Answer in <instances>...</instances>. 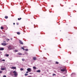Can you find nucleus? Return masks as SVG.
Masks as SVG:
<instances>
[{"label": "nucleus", "instance_id": "obj_1", "mask_svg": "<svg viewBox=\"0 0 77 77\" xmlns=\"http://www.w3.org/2000/svg\"><path fill=\"white\" fill-rule=\"evenodd\" d=\"M13 72L14 74V75H15V76H17V72H16V71H14Z\"/></svg>", "mask_w": 77, "mask_h": 77}, {"label": "nucleus", "instance_id": "obj_2", "mask_svg": "<svg viewBox=\"0 0 77 77\" xmlns=\"http://www.w3.org/2000/svg\"><path fill=\"white\" fill-rule=\"evenodd\" d=\"M27 71H28V72H31V71H32V69L30 68H28L27 69Z\"/></svg>", "mask_w": 77, "mask_h": 77}, {"label": "nucleus", "instance_id": "obj_3", "mask_svg": "<svg viewBox=\"0 0 77 77\" xmlns=\"http://www.w3.org/2000/svg\"><path fill=\"white\" fill-rule=\"evenodd\" d=\"M66 67H65V69H61V71L62 72H63L64 71H65L66 70Z\"/></svg>", "mask_w": 77, "mask_h": 77}, {"label": "nucleus", "instance_id": "obj_4", "mask_svg": "<svg viewBox=\"0 0 77 77\" xmlns=\"http://www.w3.org/2000/svg\"><path fill=\"white\" fill-rule=\"evenodd\" d=\"M19 42L20 44H21V45H23V42L21 40H19Z\"/></svg>", "mask_w": 77, "mask_h": 77}, {"label": "nucleus", "instance_id": "obj_5", "mask_svg": "<svg viewBox=\"0 0 77 77\" xmlns=\"http://www.w3.org/2000/svg\"><path fill=\"white\" fill-rule=\"evenodd\" d=\"M75 75V73H73L71 74V76H72V75Z\"/></svg>", "mask_w": 77, "mask_h": 77}, {"label": "nucleus", "instance_id": "obj_6", "mask_svg": "<svg viewBox=\"0 0 77 77\" xmlns=\"http://www.w3.org/2000/svg\"><path fill=\"white\" fill-rule=\"evenodd\" d=\"M2 45H4V46H5V45H6V43H2Z\"/></svg>", "mask_w": 77, "mask_h": 77}, {"label": "nucleus", "instance_id": "obj_7", "mask_svg": "<svg viewBox=\"0 0 77 77\" xmlns=\"http://www.w3.org/2000/svg\"><path fill=\"white\" fill-rule=\"evenodd\" d=\"M4 48H0V51H2V50H4Z\"/></svg>", "mask_w": 77, "mask_h": 77}, {"label": "nucleus", "instance_id": "obj_8", "mask_svg": "<svg viewBox=\"0 0 77 77\" xmlns=\"http://www.w3.org/2000/svg\"><path fill=\"white\" fill-rule=\"evenodd\" d=\"M33 60H36V57H33Z\"/></svg>", "mask_w": 77, "mask_h": 77}, {"label": "nucleus", "instance_id": "obj_9", "mask_svg": "<svg viewBox=\"0 0 77 77\" xmlns=\"http://www.w3.org/2000/svg\"><path fill=\"white\" fill-rule=\"evenodd\" d=\"M11 69H16V67H11Z\"/></svg>", "mask_w": 77, "mask_h": 77}, {"label": "nucleus", "instance_id": "obj_10", "mask_svg": "<svg viewBox=\"0 0 77 77\" xmlns=\"http://www.w3.org/2000/svg\"><path fill=\"white\" fill-rule=\"evenodd\" d=\"M36 72H41V70H37L36 71Z\"/></svg>", "mask_w": 77, "mask_h": 77}, {"label": "nucleus", "instance_id": "obj_11", "mask_svg": "<svg viewBox=\"0 0 77 77\" xmlns=\"http://www.w3.org/2000/svg\"><path fill=\"white\" fill-rule=\"evenodd\" d=\"M10 75H13V74H12V72H11L10 73Z\"/></svg>", "mask_w": 77, "mask_h": 77}, {"label": "nucleus", "instance_id": "obj_12", "mask_svg": "<svg viewBox=\"0 0 77 77\" xmlns=\"http://www.w3.org/2000/svg\"><path fill=\"white\" fill-rule=\"evenodd\" d=\"M1 69L2 71H3V70H5V68H2Z\"/></svg>", "mask_w": 77, "mask_h": 77}, {"label": "nucleus", "instance_id": "obj_13", "mask_svg": "<svg viewBox=\"0 0 77 77\" xmlns=\"http://www.w3.org/2000/svg\"><path fill=\"white\" fill-rule=\"evenodd\" d=\"M5 18H6V19H7L8 18V17L7 16H5Z\"/></svg>", "mask_w": 77, "mask_h": 77}, {"label": "nucleus", "instance_id": "obj_14", "mask_svg": "<svg viewBox=\"0 0 77 77\" xmlns=\"http://www.w3.org/2000/svg\"><path fill=\"white\" fill-rule=\"evenodd\" d=\"M18 55H22V54H21L20 53H18Z\"/></svg>", "mask_w": 77, "mask_h": 77}, {"label": "nucleus", "instance_id": "obj_15", "mask_svg": "<svg viewBox=\"0 0 77 77\" xmlns=\"http://www.w3.org/2000/svg\"><path fill=\"white\" fill-rule=\"evenodd\" d=\"M33 68L34 69H36V67L35 66H33Z\"/></svg>", "mask_w": 77, "mask_h": 77}, {"label": "nucleus", "instance_id": "obj_16", "mask_svg": "<svg viewBox=\"0 0 77 77\" xmlns=\"http://www.w3.org/2000/svg\"><path fill=\"white\" fill-rule=\"evenodd\" d=\"M17 35H20V32H17Z\"/></svg>", "mask_w": 77, "mask_h": 77}, {"label": "nucleus", "instance_id": "obj_17", "mask_svg": "<svg viewBox=\"0 0 77 77\" xmlns=\"http://www.w3.org/2000/svg\"><path fill=\"white\" fill-rule=\"evenodd\" d=\"M4 28L3 27V26H1V29H2V30H3V29Z\"/></svg>", "mask_w": 77, "mask_h": 77}, {"label": "nucleus", "instance_id": "obj_18", "mask_svg": "<svg viewBox=\"0 0 77 77\" xmlns=\"http://www.w3.org/2000/svg\"><path fill=\"white\" fill-rule=\"evenodd\" d=\"M18 20H21V18H18Z\"/></svg>", "mask_w": 77, "mask_h": 77}, {"label": "nucleus", "instance_id": "obj_19", "mask_svg": "<svg viewBox=\"0 0 77 77\" xmlns=\"http://www.w3.org/2000/svg\"><path fill=\"white\" fill-rule=\"evenodd\" d=\"M9 49H11V46H9L8 47Z\"/></svg>", "mask_w": 77, "mask_h": 77}, {"label": "nucleus", "instance_id": "obj_20", "mask_svg": "<svg viewBox=\"0 0 77 77\" xmlns=\"http://www.w3.org/2000/svg\"><path fill=\"white\" fill-rule=\"evenodd\" d=\"M28 75V74H27V73H26L25 74V76H27Z\"/></svg>", "mask_w": 77, "mask_h": 77}, {"label": "nucleus", "instance_id": "obj_21", "mask_svg": "<svg viewBox=\"0 0 77 77\" xmlns=\"http://www.w3.org/2000/svg\"><path fill=\"white\" fill-rule=\"evenodd\" d=\"M58 63H59V62H58L57 61L55 62V64H58Z\"/></svg>", "mask_w": 77, "mask_h": 77}, {"label": "nucleus", "instance_id": "obj_22", "mask_svg": "<svg viewBox=\"0 0 77 77\" xmlns=\"http://www.w3.org/2000/svg\"><path fill=\"white\" fill-rule=\"evenodd\" d=\"M20 71H23V70H24V69L23 68H21L20 69Z\"/></svg>", "mask_w": 77, "mask_h": 77}, {"label": "nucleus", "instance_id": "obj_23", "mask_svg": "<svg viewBox=\"0 0 77 77\" xmlns=\"http://www.w3.org/2000/svg\"><path fill=\"white\" fill-rule=\"evenodd\" d=\"M22 61H24V60H25V59H22Z\"/></svg>", "mask_w": 77, "mask_h": 77}, {"label": "nucleus", "instance_id": "obj_24", "mask_svg": "<svg viewBox=\"0 0 77 77\" xmlns=\"http://www.w3.org/2000/svg\"><path fill=\"white\" fill-rule=\"evenodd\" d=\"M21 48H22V49H23V50H24V48L22 47Z\"/></svg>", "mask_w": 77, "mask_h": 77}, {"label": "nucleus", "instance_id": "obj_25", "mask_svg": "<svg viewBox=\"0 0 77 77\" xmlns=\"http://www.w3.org/2000/svg\"><path fill=\"white\" fill-rule=\"evenodd\" d=\"M3 72L2 71H0V74H2Z\"/></svg>", "mask_w": 77, "mask_h": 77}, {"label": "nucleus", "instance_id": "obj_26", "mask_svg": "<svg viewBox=\"0 0 77 77\" xmlns=\"http://www.w3.org/2000/svg\"><path fill=\"white\" fill-rule=\"evenodd\" d=\"M6 56L7 57H8V56H9V54H6Z\"/></svg>", "mask_w": 77, "mask_h": 77}, {"label": "nucleus", "instance_id": "obj_27", "mask_svg": "<svg viewBox=\"0 0 77 77\" xmlns=\"http://www.w3.org/2000/svg\"><path fill=\"white\" fill-rule=\"evenodd\" d=\"M54 75H56V74H53V76H54Z\"/></svg>", "mask_w": 77, "mask_h": 77}, {"label": "nucleus", "instance_id": "obj_28", "mask_svg": "<svg viewBox=\"0 0 77 77\" xmlns=\"http://www.w3.org/2000/svg\"><path fill=\"white\" fill-rule=\"evenodd\" d=\"M15 52H17L18 51V50H15Z\"/></svg>", "mask_w": 77, "mask_h": 77}, {"label": "nucleus", "instance_id": "obj_29", "mask_svg": "<svg viewBox=\"0 0 77 77\" xmlns=\"http://www.w3.org/2000/svg\"><path fill=\"white\" fill-rule=\"evenodd\" d=\"M3 77H6V75H4L3 76Z\"/></svg>", "mask_w": 77, "mask_h": 77}, {"label": "nucleus", "instance_id": "obj_30", "mask_svg": "<svg viewBox=\"0 0 77 77\" xmlns=\"http://www.w3.org/2000/svg\"><path fill=\"white\" fill-rule=\"evenodd\" d=\"M2 61H3L4 62H5V60H2Z\"/></svg>", "mask_w": 77, "mask_h": 77}, {"label": "nucleus", "instance_id": "obj_31", "mask_svg": "<svg viewBox=\"0 0 77 77\" xmlns=\"http://www.w3.org/2000/svg\"><path fill=\"white\" fill-rule=\"evenodd\" d=\"M25 50H26V51H28V49H26Z\"/></svg>", "mask_w": 77, "mask_h": 77}, {"label": "nucleus", "instance_id": "obj_32", "mask_svg": "<svg viewBox=\"0 0 77 77\" xmlns=\"http://www.w3.org/2000/svg\"><path fill=\"white\" fill-rule=\"evenodd\" d=\"M16 24H17V25H18V23H16Z\"/></svg>", "mask_w": 77, "mask_h": 77}, {"label": "nucleus", "instance_id": "obj_33", "mask_svg": "<svg viewBox=\"0 0 77 77\" xmlns=\"http://www.w3.org/2000/svg\"><path fill=\"white\" fill-rule=\"evenodd\" d=\"M26 73H29V72H28V71H27V72H26Z\"/></svg>", "mask_w": 77, "mask_h": 77}, {"label": "nucleus", "instance_id": "obj_34", "mask_svg": "<svg viewBox=\"0 0 77 77\" xmlns=\"http://www.w3.org/2000/svg\"><path fill=\"white\" fill-rule=\"evenodd\" d=\"M7 40H8V41H9L10 40L9 39H7Z\"/></svg>", "mask_w": 77, "mask_h": 77}, {"label": "nucleus", "instance_id": "obj_35", "mask_svg": "<svg viewBox=\"0 0 77 77\" xmlns=\"http://www.w3.org/2000/svg\"><path fill=\"white\" fill-rule=\"evenodd\" d=\"M28 77H32V76H28Z\"/></svg>", "mask_w": 77, "mask_h": 77}, {"label": "nucleus", "instance_id": "obj_36", "mask_svg": "<svg viewBox=\"0 0 77 77\" xmlns=\"http://www.w3.org/2000/svg\"><path fill=\"white\" fill-rule=\"evenodd\" d=\"M13 24H14V25H15V23H13Z\"/></svg>", "mask_w": 77, "mask_h": 77}, {"label": "nucleus", "instance_id": "obj_37", "mask_svg": "<svg viewBox=\"0 0 77 77\" xmlns=\"http://www.w3.org/2000/svg\"><path fill=\"white\" fill-rule=\"evenodd\" d=\"M4 42H6V41H4Z\"/></svg>", "mask_w": 77, "mask_h": 77}, {"label": "nucleus", "instance_id": "obj_38", "mask_svg": "<svg viewBox=\"0 0 77 77\" xmlns=\"http://www.w3.org/2000/svg\"><path fill=\"white\" fill-rule=\"evenodd\" d=\"M11 39L12 40V38H11Z\"/></svg>", "mask_w": 77, "mask_h": 77}]
</instances>
